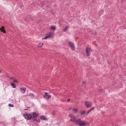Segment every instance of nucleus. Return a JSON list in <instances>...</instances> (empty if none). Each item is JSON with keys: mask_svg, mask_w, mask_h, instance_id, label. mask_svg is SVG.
<instances>
[{"mask_svg": "<svg viewBox=\"0 0 126 126\" xmlns=\"http://www.w3.org/2000/svg\"><path fill=\"white\" fill-rule=\"evenodd\" d=\"M69 118H70V122L72 123H74V125L78 126H86L87 123L82 121L81 118H78L76 119L75 116L72 115V114H69Z\"/></svg>", "mask_w": 126, "mask_h": 126, "instance_id": "obj_1", "label": "nucleus"}, {"mask_svg": "<svg viewBox=\"0 0 126 126\" xmlns=\"http://www.w3.org/2000/svg\"><path fill=\"white\" fill-rule=\"evenodd\" d=\"M23 117L26 119V120H28V121H30V120H32V115L30 114L29 113L23 114Z\"/></svg>", "mask_w": 126, "mask_h": 126, "instance_id": "obj_2", "label": "nucleus"}, {"mask_svg": "<svg viewBox=\"0 0 126 126\" xmlns=\"http://www.w3.org/2000/svg\"><path fill=\"white\" fill-rule=\"evenodd\" d=\"M85 106L86 108H89V107H91V103L88 101H85Z\"/></svg>", "mask_w": 126, "mask_h": 126, "instance_id": "obj_3", "label": "nucleus"}, {"mask_svg": "<svg viewBox=\"0 0 126 126\" xmlns=\"http://www.w3.org/2000/svg\"><path fill=\"white\" fill-rule=\"evenodd\" d=\"M68 45H69V47H70L72 51H74V43L69 41L68 42Z\"/></svg>", "mask_w": 126, "mask_h": 126, "instance_id": "obj_4", "label": "nucleus"}, {"mask_svg": "<svg viewBox=\"0 0 126 126\" xmlns=\"http://www.w3.org/2000/svg\"><path fill=\"white\" fill-rule=\"evenodd\" d=\"M48 38H52V32H50L48 34H47V36H46L45 37L43 38L42 39L46 40L48 39Z\"/></svg>", "mask_w": 126, "mask_h": 126, "instance_id": "obj_5", "label": "nucleus"}, {"mask_svg": "<svg viewBox=\"0 0 126 126\" xmlns=\"http://www.w3.org/2000/svg\"><path fill=\"white\" fill-rule=\"evenodd\" d=\"M43 97L44 98H47L48 99H50L51 98L52 96L51 95V94H48V93H45V95H43Z\"/></svg>", "mask_w": 126, "mask_h": 126, "instance_id": "obj_6", "label": "nucleus"}, {"mask_svg": "<svg viewBox=\"0 0 126 126\" xmlns=\"http://www.w3.org/2000/svg\"><path fill=\"white\" fill-rule=\"evenodd\" d=\"M39 115L38 114H37L36 112H33L32 113V118H38Z\"/></svg>", "mask_w": 126, "mask_h": 126, "instance_id": "obj_7", "label": "nucleus"}, {"mask_svg": "<svg viewBox=\"0 0 126 126\" xmlns=\"http://www.w3.org/2000/svg\"><path fill=\"white\" fill-rule=\"evenodd\" d=\"M40 120H42V121H48V118L45 117V116L42 115L40 117Z\"/></svg>", "mask_w": 126, "mask_h": 126, "instance_id": "obj_8", "label": "nucleus"}, {"mask_svg": "<svg viewBox=\"0 0 126 126\" xmlns=\"http://www.w3.org/2000/svg\"><path fill=\"white\" fill-rule=\"evenodd\" d=\"M20 90H21V93L24 94L25 93V91H26V88H20Z\"/></svg>", "mask_w": 126, "mask_h": 126, "instance_id": "obj_9", "label": "nucleus"}, {"mask_svg": "<svg viewBox=\"0 0 126 126\" xmlns=\"http://www.w3.org/2000/svg\"><path fill=\"white\" fill-rule=\"evenodd\" d=\"M81 116H84V115H87V113L85 110H83L80 112Z\"/></svg>", "mask_w": 126, "mask_h": 126, "instance_id": "obj_10", "label": "nucleus"}, {"mask_svg": "<svg viewBox=\"0 0 126 126\" xmlns=\"http://www.w3.org/2000/svg\"><path fill=\"white\" fill-rule=\"evenodd\" d=\"M94 109H95V107H93L92 109H90L89 110H88V111L87 112V115H88L89 114H90V113H91V111L93 110H94Z\"/></svg>", "mask_w": 126, "mask_h": 126, "instance_id": "obj_11", "label": "nucleus"}, {"mask_svg": "<svg viewBox=\"0 0 126 126\" xmlns=\"http://www.w3.org/2000/svg\"><path fill=\"white\" fill-rule=\"evenodd\" d=\"M0 30L1 32H3V33H6V32L5 31V30H4V28L3 27H1L0 29Z\"/></svg>", "mask_w": 126, "mask_h": 126, "instance_id": "obj_12", "label": "nucleus"}, {"mask_svg": "<svg viewBox=\"0 0 126 126\" xmlns=\"http://www.w3.org/2000/svg\"><path fill=\"white\" fill-rule=\"evenodd\" d=\"M90 51L89 50V48H87L86 49V53L87 54V56H89V53Z\"/></svg>", "mask_w": 126, "mask_h": 126, "instance_id": "obj_13", "label": "nucleus"}, {"mask_svg": "<svg viewBox=\"0 0 126 126\" xmlns=\"http://www.w3.org/2000/svg\"><path fill=\"white\" fill-rule=\"evenodd\" d=\"M73 111L75 114H77V113H78V110H77V109H76V108H74V109H73Z\"/></svg>", "mask_w": 126, "mask_h": 126, "instance_id": "obj_14", "label": "nucleus"}, {"mask_svg": "<svg viewBox=\"0 0 126 126\" xmlns=\"http://www.w3.org/2000/svg\"><path fill=\"white\" fill-rule=\"evenodd\" d=\"M11 86H12L13 88H16V85L14 83H11Z\"/></svg>", "mask_w": 126, "mask_h": 126, "instance_id": "obj_15", "label": "nucleus"}, {"mask_svg": "<svg viewBox=\"0 0 126 126\" xmlns=\"http://www.w3.org/2000/svg\"><path fill=\"white\" fill-rule=\"evenodd\" d=\"M51 29L53 30V31H55V30H56V26H51Z\"/></svg>", "mask_w": 126, "mask_h": 126, "instance_id": "obj_16", "label": "nucleus"}, {"mask_svg": "<svg viewBox=\"0 0 126 126\" xmlns=\"http://www.w3.org/2000/svg\"><path fill=\"white\" fill-rule=\"evenodd\" d=\"M56 110H53L52 111V115L53 116H56Z\"/></svg>", "mask_w": 126, "mask_h": 126, "instance_id": "obj_17", "label": "nucleus"}, {"mask_svg": "<svg viewBox=\"0 0 126 126\" xmlns=\"http://www.w3.org/2000/svg\"><path fill=\"white\" fill-rule=\"evenodd\" d=\"M36 118H34V117H32V121H33V122H35L36 121H37V119H36Z\"/></svg>", "mask_w": 126, "mask_h": 126, "instance_id": "obj_18", "label": "nucleus"}, {"mask_svg": "<svg viewBox=\"0 0 126 126\" xmlns=\"http://www.w3.org/2000/svg\"><path fill=\"white\" fill-rule=\"evenodd\" d=\"M8 106H9V107H14V105L11 104H10V103H9V104H8Z\"/></svg>", "mask_w": 126, "mask_h": 126, "instance_id": "obj_19", "label": "nucleus"}, {"mask_svg": "<svg viewBox=\"0 0 126 126\" xmlns=\"http://www.w3.org/2000/svg\"><path fill=\"white\" fill-rule=\"evenodd\" d=\"M43 45H44V44L43 43H42V44H41V43H39V44H38V47H42V46H43Z\"/></svg>", "mask_w": 126, "mask_h": 126, "instance_id": "obj_20", "label": "nucleus"}, {"mask_svg": "<svg viewBox=\"0 0 126 126\" xmlns=\"http://www.w3.org/2000/svg\"><path fill=\"white\" fill-rule=\"evenodd\" d=\"M29 96H31V97H34V94H30Z\"/></svg>", "mask_w": 126, "mask_h": 126, "instance_id": "obj_21", "label": "nucleus"}, {"mask_svg": "<svg viewBox=\"0 0 126 126\" xmlns=\"http://www.w3.org/2000/svg\"><path fill=\"white\" fill-rule=\"evenodd\" d=\"M13 80L14 82H16V83H18V81H17V80L14 79V80Z\"/></svg>", "mask_w": 126, "mask_h": 126, "instance_id": "obj_22", "label": "nucleus"}, {"mask_svg": "<svg viewBox=\"0 0 126 126\" xmlns=\"http://www.w3.org/2000/svg\"><path fill=\"white\" fill-rule=\"evenodd\" d=\"M36 122H37V123H40V122H41V120H40V119H36Z\"/></svg>", "mask_w": 126, "mask_h": 126, "instance_id": "obj_23", "label": "nucleus"}, {"mask_svg": "<svg viewBox=\"0 0 126 126\" xmlns=\"http://www.w3.org/2000/svg\"><path fill=\"white\" fill-rule=\"evenodd\" d=\"M98 91H99V92H102L103 91V90H102V89H101V88H99V89H98Z\"/></svg>", "mask_w": 126, "mask_h": 126, "instance_id": "obj_24", "label": "nucleus"}, {"mask_svg": "<svg viewBox=\"0 0 126 126\" xmlns=\"http://www.w3.org/2000/svg\"><path fill=\"white\" fill-rule=\"evenodd\" d=\"M66 29H67V27H65V28L63 30V31H66Z\"/></svg>", "mask_w": 126, "mask_h": 126, "instance_id": "obj_25", "label": "nucleus"}, {"mask_svg": "<svg viewBox=\"0 0 126 126\" xmlns=\"http://www.w3.org/2000/svg\"><path fill=\"white\" fill-rule=\"evenodd\" d=\"M9 78H10V79H11L12 80H14V78L13 77H11Z\"/></svg>", "mask_w": 126, "mask_h": 126, "instance_id": "obj_26", "label": "nucleus"}, {"mask_svg": "<svg viewBox=\"0 0 126 126\" xmlns=\"http://www.w3.org/2000/svg\"><path fill=\"white\" fill-rule=\"evenodd\" d=\"M67 102H69V101H70V98L67 99Z\"/></svg>", "mask_w": 126, "mask_h": 126, "instance_id": "obj_27", "label": "nucleus"}, {"mask_svg": "<svg viewBox=\"0 0 126 126\" xmlns=\"http://www.w3.org/2000/svg\"><path fill=\"white\" fill-rule=\"evenodd\" d=\"M25 111H28V109H24Z\"/></svg>", "mask_w": 126, "mask_h": 126, "instance_id": "obj_28", "label": "nucleus"}, {"mask_svg": "<svg viewBox=\"0 0 126 126\" xmlns=\"http://www.w3.org/2000/svg\"><path fill=\"white\" fill-rule=\"evenodd\" d=\"M83 83H85V82H83Z\"/></svg>", "mask_w": 126, "mask_h": 126, "instance_id": "obj_29", "label": "nucleus"}, {"mask_svg": "<svg viewBox=\"0 0 126 126\" xmlns=\"http://www.w3.org/2000/svg\"><path fill=\"white\" fill-rule=\"evenodd\" d=\"M28 108L29 109L30 108V106L28 107Z\"/></svg>", "mask_w": 126, "mask_h": 126, "instance_id": "obj_30", "label": "nucleus"}, {"mask_svg": "<svg viewBox=\"0 0 126 126\" xmlns=\"http://www.w3.org/2000/svg\"><path fill=\"white\" fill-rule=\"evenodd\" d=\"M0 73H1V71H0Z\"/></svg>", "mask_w": 126, "mask_h": 126, "instance_id": "obj_31", "label": "nucleus"}, {"mask_svg": "<svg viewBox=\"0 0 126 126\" xmlns=\"http://www.w3.org/2000/svg\"><path fill=\"white\" fill-rule=\"evenodd\" d=\"M115 126H119L115 125Z\"/></svg>", "mask_w": 126, "mask_h": 126, "instance_id": "obj_32", "label": "nucleus"}]
</instances>
